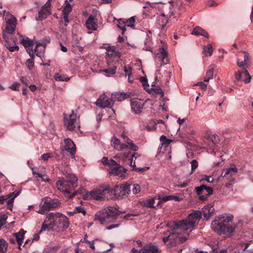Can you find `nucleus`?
I'll return each instance as SVG.
<instances>
[{"label": "nucleus", "mask_w": 253, "mask_h": 253, "mask_svg": "<svg viewBox=\"0 0 253 253\" xmlns=\"http://www.w3.org/2000/svg\"><path fill=\"white\" fill-rule=\"evenodd\" d=\"M201 216V211H197L190 214L183 220L168 222L167 226L169 228L168 231L172 233L167 237L163 238V242L166 243L169 241L170 243L172 244L185 241L189 233L199 222Z\"/></svg>", "instance_id": "nucleus-1"}, {"label": "nucleus", "mask_w": 253, "mask_h": 253, "mask_svg": "<svg viewBox=\"0 0 253 253\" xmlns=\"http://www.w3.org/2000/svg\"><path fill=\"white\" fill-rule=\"evenodd\" d=\"M122 213L114 207H108L97 211L94 215V220L98 221L100 224L114 222Z\"/></svg>", "instance_id": "nucleus-2"}, {"label": "nucleus", "mask_w": 253, "mask_h": 253, "mask_svg": "<svg viewBox=\"0 0 253 253\" xmlns=\"http://www.w3.org/2000/svg\"><path fill=\"white\" fill-rule=\"evenodd\" d=\"M233 218V215L231 214L220 215L212 221L211 228L218 234H222L225 226L232 222Z\"/></svg>", "instance_id": "nucleus-3"}, {"label": "nucleus", "mask_w": 253, "mask_h": 253, "mask_svg": "<svg viewBox=\"0 0 253 253\" xmlns=\"http://www.w3.org/2000/svg\"><path fill=\"white\" fill-rule=\"evenodd\" d=\"M58 217L56 213L50 212L48 214L44 220L41 229L39 233H41L43 231L52 230L54 227L57 224Z\"/></svg>", "instance_id": "nucleus-4"}, {"label": "nucleus", "mask_w": 253, "mask_h": 253, "mask_svg": "<svg viewBox=\"0 0 253 253\" xmlns=\"http://www.w3.org/2000/svg\"><path fill=\"white\" fill-rule=\"evenodd\" d=\"M112 190H110L107 186H101L91 191L89 194L92 199L95 200H103L106 198V194L112 193Z\"/></svg>", "instance_id": "nucleus-5"}, {"label": "nucleus", "mask_w": 253, "mask_h": 253, "mask_svg": "<svg viewBox=\"0 0 253 253\" xmlns=\"http://www.w3.org/2000/svg\"><path fill=\"white\" fill-rule=\"evenodd\" d=\"M5 32L9 34L14 33L17 24V19L14 16L9 12L5 15Z\"/></svg>", "instance_id": "nucleus-6"}, {"label": "nucleus", "mask_w": 253, "mask_h": 253, "mask_svg": "<svg viewBox=\"0 0 253 253\" xmlns=\"http://www.w3.org/2000/svg\"><path fill=\"white\" fill-rule=\"evenodd\" d=\"M130 186L128 184L116 186L113 190L115 196L117 198L126 197L130 192Z\"/></svg>", "instance_id": "nucleus-7"}, {"label": "nucleus", "mask_w": 253, "mask_h": 253, "mask_svg": "<svg viewBox=\"0 0 253 253\" xmlns=\"http://www.w3.org/2000/svg\"><path fill=\"white\" fill-rule=\"evenodd\" d=\"M160 252L161 250L158 246L152 244H146L139 250L132 248L130 251L131 253H160Z\"/></svg>", "instance_id": "nucleus-8"}, {"label": "nucleus", "mask_w": 253, "mask_h": 253, "mask_svg": "<svg viewBox=\"0 0 253 253\" xmlns=\"http://www.w3.org/2000/svg\"><path fill=\"white\" fill-rule=\"evenodd\" d=\"M41 202L47 211L57 208L60 205V202L57 199H51L48 197L42 198Z\"/></svg>", "instance_id": "nucleus-9"}, {"label": "nucleus", "mask_w": 253, "mask_h": 253, "mask_svg": "<svg viewBox=\"0 0 253 253\" xmlns=\"http://www.w3.org/2000/svg\"><path fill=\"white\" fill-rule=\"evenodd\" d=\"M64 125L67 129L69 130H73L76 127L77 124V116L75 114L73 111L68 117H66L64 114Z\"/></svg>", "instance_id": "nucleus-10"}, {"label": "nucleus", "mask_w": 253, "mask_h": 253, "mask_svg": "<svg viewBox=\"0 0 253 253\" xmlns=\"http://www.w3.org/2000/svg\"><path fill=\"white\" fill-rule=\"evenodd\" d=\"M19 194V192L16 193L12 192L5 196H0V204H3L4 203H6L8 209L11 210L13 206V201Z\"/></svg>", "instance_id": "nucleus-11"}, {"label": "nucleus", "mask_w": 253, "mask_h": 253, "mask_svg": "<svg viewBox=\"0 0 253 253\" xmlns=\"http://www.w3.org/2000/svg\"><path fill=\"white\" fill-rule=\"evenodd\" d=\"M95 104L97 106L103 108H112L113 106V101L112 99L109 98L105 94H102L97 100Z\"/></svg>", "instance_id": "nucleus-12"}, {"label": "nucleus", "mask_w": 253, "mask_h": 253, "mask_svg": "<svg viewBox=\"0 0 253 253\" xmlns=\"http://www.w3.org/2000/svg\"><path fill=\"white\" fill-rule=\"evenodd\" d=\"M238 172V169L235 166L224 169L221 173V176L226 178L230 182H233L235 176Z\"/></svg>", "instance_id": "nucleus-13"}, {"label": "nucleus", "mask_w": 253, "mask_h": 253, "mask_svg": "<svg viewBox=\"0 0 253 253\" xmlns=\"http://www.w3.org/2000/svg\"><path fill=\"white\" fill-rule=\"evenodd\" d=\"M69 181H66L64 179H60L56 182V187L60 191L64 193H70L73 189L69 184Z\"/></svg>", "instance_id": "nucleus-14"}, {"label": "nucleus", "mask_w": 253, "mask_h": 253, "mask_svg": "<svg viewBox=\"0 0 253 253\" xmlns=\"http://www.w3.org/2000/svg\"><path fill=\"white\" fill-rule=\"evenodd\" d=\"M57 215L58 217L57 227L61 228L62 231L65 230L69 226L68 218L65 215L59 212H57Z\"/></svg>", "instance_id": "nucleus-15"}, {"label": "nucleus", "mask_w": 253, "mask_h": 253, "mask_svg": "<svg viewBox=\"0 0 253 253\" xmlns=\"http://www.w3.org/2000/svg\"><path fill=\"white\" fill-rule=\"evenodd\" d=\"M111 145L114 149L119 151H121L127 148L129 149V147L126 143H122L120 140L115 136L112 138Z\"/></svg>", "instance_id": "nucleus-16"}, {"label": "nucleus", "mask_w": 253, "mask_h": 253, "mask_svg": "<svg viewBox=\"0 0 253 253\" xmlns=\"http://www.w3.org/2000/svg\"><path fill=\"white\" fill-rule=\"evenodd\" d=\"M171 74L169 72L167 71L166 70L160 69L157 71L155 73L156 80H163L168 82L170 78Z\"/></svg>", "instance_id": "nucleus-17"}, {"label": "nucleus", "mask_w": 253, "mask_h": 253, "mask_svg": "<svg viewBox=\"0 0 253 253\" xmlns=\"http://www.w3.org/2000/svg\"><path fill=\"white\" fill-rule=\"evenodd\" d=\"M65 150L69 152L73 157H75V153L76 152V146L73 141L70 138H67L64 140Z\"/></svg>", "instance_id": "nucleus-18"}, {"label": "nucleus", "mask_w": 253, "mask_h": 253, "mask_svg": "<svg viewBox=\"0 0 253 253\" xmlns=\"http://www.w3.org/2000/svg\"><path fill=\"white\" fill-rule=\"evenodd\" d=\"M144 102L140 100H131V109L135 114H139L142 112Z\"/></svg>", "instance_id": "nucleus-19"}, {"label": "nucleus", "mask_w": 253, "mask_h": 253, "mask_svg": "<svg viewBox=\"0 0 253 253\" xmlns=\"http://www.w3.org/2000/svg\"><path fill=\"white\" fill-rule=\"evenodd\" d=\"M86 28L88 30L95 31L97 29V20L94 16L90 15L85 22Z\"/></svg>", "instance_id": "nucleus-20"}, {"label": "nucleus", "mask_w": 253, "mask_h": 253, "mask_svg": "<svg viewBox=\"0 0 253 253\" xmlns=\"http://www.w3.org/2000/svg\"><path fill=\"white\" fill-rule=\"evenodd\" d=\"M168 56V52L164 48H160L156 55V57L161 60L162 64H166L168 63L169 59Z\"/></svg>", "instance_id": "nucleus-21"}, {"label": "nucleus", "mask_w": 253, "mask_h": 253, "mask_svg": "<svg viewBox=\"0 0 253 253\" xmlns=\"http://www.w3.org/2000/svg\"><path fill=\"white\" fill-rule=\"evenodd\" d=\"M50 14V7H45V5H44L39 12L38 16L36 18L37 20L44 19Z\"/></svg>", "instance_id": "nucleus-22"}, {"label": "nucleus", "mask_w": 253, "mask_h": 253, "mask_svg": "<svg viewBox=\"0 0 253 253\" xmlns=\"http://www.w3.org/2000/svg\"><path fill=\"white\" fill-rule=\"evenodd\" d=\"M237 224L228 223L225 226L224 231L222 234L226 235L227 236H231L232 234L235 232L237 227Z\"/></svg>", "instance_id": "nucleus-23"}, {"label": "nucleus", "mask_w": 253, "mask_h": 253, "mask_svg": "<svg viewBox=\"0 0 253 253\" xmlns=\"http://www.w3.org/2000/svg\"><path fill=\"white\" fill-rule=\"evenodd\" d=\"M242 74H244L246 77V79L244 80L245 84H247L251 82V76L247 69H245L243 72L238 71L235 75V79L237 81H240L242 78Z\"/></svg>", "instance_id": "nucleus-24"}, {"label": "nucleus", "mask_w": 253, "mask_h": 253, "mask_svg": "<svg viewBox=\"0 0 253 253\" xmlns=\"http://www.w3.org/2000/svg\"><path fill=\"white\" fill-rule=\"evenodd\" d=\"M126 169L119 166L117 167L111 169L109 172L111 175L121 177L123 175L124 173L126 172Z\"/></svg>", "instance_id": "nucleus-25"}, {"label": "nucleus", "mask_w": 253, "mask_h": 253, "mask_svg": "<svg viewBox=\"0 0 253 253\" xmlns=\"http://www.w3.org/2000/svg\"><path fill=\"white\" fill-rule=\"evenodd\" d=\"M121 136L122 138H124V143H126V145H128V146L129 147V149L134 151H136L138 150V147L133 143L131 139H130L127 137V136L125 135V134L124 133H122Z\"/></svg>", "instance_id": "nucleus-26"}, {"label": "nucleus", "mask_w": 253, "mask_h": 253, "mask_svg": "<svg viewBox=\"0 0 253 253\" xmlns=\"http://www.w3.org/2000/svg\"><path fill=\"white\" fill-rule=\"evenodd\" d=\"M158 199L162 202H166L168 201L174 200L175 201H179L182 200V198H180L177 195H169L167 196H158Z\"/></svg>", "instance_id": "nucleus-27"}, {"label": "nucleus", "mask_w": 253, "mask_h": 253, "mask_svg": "<svg viewBox=\"0 0 253 253\" xmlns=\"http://www.w3.org/2000/svg\"><path fill=\"white\" fill-rule=\"evenodd\" d=\"M214 208L211 205H208L205 206L203 209V212L204 216L207 219L212 214L214 211Z\"/></svg>", "instance_id": "nucleus-28"}, {"label": "nucleus", "mask_w": 253, "mask_h": 253, "mask_svg": "<svg viewBox=\"0 0 253 253\" xmlns=\"http://www.w3.org/2000/svg\"><path fill=\"white\" fill-rule=\"evenodd\" d=\"M66 181H69V184L72 187V188L74 189L78 186V179L77 177L73 174H68L66 176Z\"/></svg>", "instance_id": "nucleus-29"}, {"label": "nucleus", "mask_w": 253, "mask_h": 253, "mask_svg": "<svg viewBox=\"0 0 253 253\" xmlns=\"http://www.w3.org/2000/svg\"><path fill=\"white\" fill-rule=\"evenodd\" d=\"M147 91L155 97H157L159 95L161 97H163L164 95V92L162 88L159 86L152 87L151 88H149Z\"/></svg>", "instance_id": "nucleus-30"}, {"label": "nucleus", "mask_w": 253, "mask_h": 253, "mask_svg": "<svg viewBox=\"0 0 253 253\" xmlns=\"http://www.w3.org/2000/svg\"><path fill=\"white\" fill-rule=\"evenodd\" d=\"M192 34L196 36H203L206 38H209L208 33L201 27L197 26L194 28L192 32Z\"/></svg>", "instance_id": "nucleus-31"}, {"label": "nucleus", "mask_w": 253, "mask_h": 253, "mask_svg": "<svg viewBox=\"0 0 253 253\" xmlns=\"http://www.w3.org/2000/svg\"><path fill=\"white\" fill-rule=\"evenodd\" d=\"M113 103L115 101H122L126 98V94L124 92H117L112 94Z\"/></svg>", "instance_id": "nucleus-32"}, {"label": "nucleus", "mask_w": 253, "mask_h": 253, "mask_svg": "<svg viewBox=\"0 0 253 253\" xmlns=\"http://www.w3.org/2000/svg\"><path fill=\"white\" fill-rule=\"evenodd\" d=\"M25 234V231L23 229H21L20 231L15 234V236L16 237L17 242L19 245V249L21 250V245L22 242V241L24 239V235Z\"/></svg>", "instance_id": "nucleus-33"}, {"label": "nucleus", "mask_w": 253, "mask_h": 253, "mask_svg": "<svg viewBox=\"0 0 253 253\" xmlns=\"http://www.w3.org/2000/svg\"><path fill=\"white\" fill-rule=\"evenodd\" d=\"M50 38L49 37H46L42 40L41 42H37L36 46L34 49V51H37V49L40 46L46 47V45L50 42Z\"/></svg>", "instance_id": "nucleus-34"}, {"label": "nucleus", "mask_w": 253, "mask_h": 253, "mask_svg": "<svg viewBox=\"0 0 253 253\" xmlns=\"http://www.w3.org/2000/svg\"><path fill=\"white\" fill-rule=\"evenodd\" d=\"M8 243L2 239H0V253H6Z\"/></svg>", "instance_id": "nucleus-35"}, {"label": "nucleus", "mask_w": 253, "mask_h": 253, "mask_svg": "<svg viewBox=\"0 0 253 253\" xmlns=\"http://www.w3.org/2000/svg\"><path fill=\"white\" fill-rule=\"evenodd\" d=\"M160 141L162 146H164L165 149L169 147V144L172 141L171 139H167L165 135H163L160 137Z\"/></svg>", "instance_id": "nucleus-36"}, {"label": "nucleus", "mask_w": 253, "mask_h": 253, "mask_svg": "<svg viewBox=\"0 0 253 253\" xmlns=\"http://www.w3.org/2000/svg\"><path fill=\"white\" fill-rule=\"evenodd\" d=\"M213 52V48L211 44L205 46L203 48V53L205 56H211Z\"/></svg>", "instance_id": "nucleus-37"}, {"label": "nucleus", "mask_w": 253, "mask_h": 253, "mask_svg": "<svg viewBox=\"0 0 253 253\" xmlns=\"http://www.w3.org/2000/svg\"><path fill=\"white\" fill-rule=\"evenodd\" d=\"M214 72V69L212 67H210L206 73V76L204 79V81L208 82L211 79H212Z\"/></svg>", "instance_id": "nucleus-38"}, {"label": "nucleus", "mask_w": 253, "mask_h": 253, "mask_svg": "<svg viewBox=\"0 0 253 253\" xmlns=\"http://www.w3.org/2000/svg\"><path fill=\"white\" fill-rule=\"evenodd\" d=\"M54 78L56 81L59 82H67L70 80V78L65 77V76L60 75L59 73H55Z\"/></svg>", "instance_id": "nucleus-39"}, {"label": "nucleus", "mask_w": 253, "mask_h": 253, "mask_svg": "<svg viewBox=\"0 0 253 253\" xmlns=\"http://www.w3.org/2000/svg\"><path fill=\"white\" fill-rule=\"evenodd\" d=\"M209 141L212 142V145L210 146L211 149H213V145H215L219 142V139L218 136L216 134H213L209 138Z\"/></svg>", "instance_id": "nucleus-40"}, {"label": "nucleus", "mask_w": 253, "mask_h": 253, "mask_svg": "<svg viewBox=\"0 0 253 253\" xmlns=\"http://www.w3.org/2000/svg\"><path fill=\"white\" fill-rule=\"evenodd\" d=\"M65 6L64 8L63 13L65 14H69L72 9V5L69 3L67 0H65Z\"/></svg>", "instance_id": "nucleus-41"}, {"label": "nucleus", "mask_w": 253, "mask_h": 253, "mask_svg": "<svg viewBox=\"0 0 253 253\" xmlns=\"http://www.w3.org/2000/svg\"><path fill=\"white\" fill-rule=\"evenodd\" d=\"M135 17H131L127 20L125 21L126 26L130 27L131 28L134 27Z\"/></svg>", "instance_id": "nucleus-42"}, {"label": "nucleus", "mask_w": 253, "mask_h": 253, "mask_svg": "<svg viewBox=\"0 0 253 253\" xmlns=\"http://www.w3.org/2000/svg\"><path fill=\"white\" fill-rule=\"evenodd\" d=\"M21 42L26 48L30 47L33 45V41L28 38L22 39Z\"/></svg>", "instance_id": "nucleus-43"}, {"label": "nucleus", "mask_w": 253, "mask_h": 253, "mask_svg": "<svg viewBox=\"0 0 253 253\" xmlns=\"http://www.w3.org/2000/svg\"><path fill=\"white\" fill-rule=\"evenodd\" d=\"M156 200H159L158 199L155 198L151 199H149L146 201L145 203V206L147 207L154 208Z\"/></svg>", "instance_id": "nucleus-44"}, {"label": "nucleus", "mask_w": 253, "mask_h": 253, "mask_svg": "<svg viewBox=\"0 0 253 253\" xmlns=\"http://www.w3.org/2000/svg\"><path fill=\"white\" fill-rule=\"evenodd\" d=\"M117 26L122 30V34L124 35L125 34V32L126 30L125 21L122 20L121 19H120L118 21Z\"/></svg>", "instance_id": "nucleus-45"}, {"label": "nucleus", "mask_w": 253, "mask_h": 253, "mask_svg": "<svg viewBox=\"0 0 253 253\" xmlns=\"http://www.w3.org/2000/svg\"><path fill=\"white\" fill-rule=\"evenodd\" d=\"M116 49L114 46H108L106 47V53L108 57H112L113 56V53L115 52Z\"/></svg>", "instance_id": "nucleus-46"}, {"label": "nucleus", "mask_w": 253, "mask_h": 253, "mask_svg": "<svg viewBox=\"0 0 253 253\" xmlns=\"http://www.w3.org/2000/svg\"><path fill=\"white\" fill-rule=\"evenodd\" d=\"M249 245H250L249 243H243L240 244V246H241V248H242L243 251H246L245 253H253V249L246 251L247 249L249 247Z\"/></svg>", "instance_id": "nucleus-47"}, {"label": "nucleus", "mask_w": 253, "mask_h": 253, "mask_svg": "<svg viewBox=\"0 0 253 253\" xmlns=\"http://www.w3.org/2000/svg\"><path fill=\"white\" fill-rule=\"evenodd\" d=\"M116 68H109L107 69H104L102 70H100V72H105L108 74V76H110L111 75H114L116 73Z\"/></svg>", "instance_id": "nucleus-48"}, {"label": "nucleus", "mask_w": 253, "mask_h": 253, "mask_svg": "<svg viewBox=\"0 0 253 253\" xmlns=\"http://www.w3.org/2000/svg\"><path fill=\"white\" fill-rule=\"evenodd\" d=\"M26 66L29 70H31L34 66V58L31 57L30 59H28L26 62Z\"/></svg>", "instance_id": "nucleus-49"}, {"label": "nucleus", "mask_w": 253, "mask_h": 253, "mask_svg": "<svg viewBox=\"0 0 253 253\" xmlns=\"http://www.w3.org/2000/svg\"><path fill=\"white\" fill-rule=\"evenodd\" d=\"M75 213H82L84 215H85L86 214V211L84 208L82 206H77L75 208V209L74 210Z\"/></svg>", "instance_id": "nucleus-50"}, {"label": "nucleus", "mask_w": 253, "mask_h": 253, "mask_svg": "<svg viewBox=\"0 0 253 253\" xmlns=\"http://www.w3.org/2000/svg\"><path fill=\"white\" fill-rule=\"evenodd\" d=\"M136 154V153L133 154L131 156L132 158H129L128 160L129 164H130V166L132 168V169L133 170H134L136 169V167L135 166V162H133L132 158L135 157L136 158V157H135V155Z\"/></svg>", "instance_id": "nucleus-51"}, {"label": "nucleus", "mask_w": 253, "mask_h": 253, "mask_svg": "<svg viewBox=\"0 0 253 253\" xmlns=\"http://www.w3.org/2000/svg\"><path fill=\"white\" fill-rule=\"evenodd\" d=\"M140 81H141V82L142 84V85H143V86L144 87V88L145 90H146L147 91H148L149 85H148V84L147 83V79L146 78H144V77H141Z\"/></svg>", "instance_id": "nucleus-52"}, {"label": "nucleus", "mask_w": 253, "mask_h": 253, "mask_svg": "<svg viewBox=\"0 0 253 253\" xmlns=\"http://www.w3.org/2000/svg\"><path fill=\"white\" fill-rule=\"evenodd\" d=\"M191 174H192L195 170V169L198 168V163L196 160H194L191 162Z\"/></svg>", "instance_id": "nucleus-53"}, {"label": "nucleus", "mask_w": 253, "mask_h": 253, "mask_svg": "<svg viewBox=\"0 0 253 253\" xmlns=\"http://www.w3.org/2000/svg\"><path fill=\"white\" fill-rule=\"evenodd\" d=\"M132 68L130 66H125L124 71L125 73L126 76H131L132 75Z\"/></svg>", "instance_id": "nucleus-54"}, {"label": "nucleus", "mask_w": 253, "mask_h": 253, "mask_svg": "<svg viewBox=\"0 0 253 253\" xmlns=\"http://www.w3.org/2000/svg\"><path fill=\"white\" fill-rule=\"evenodd\" d=\"M45 47L43 46H40L37 49V51H35L37 52V56L41 57L44 52Z\"/></svg>", "instance_id": "nucleus-55"}, {"label": "nucleus", "mask_w": 253, "mask_h": 253, "mask_svg": "<svg viewBox=\"0 0 253 253\" xmlns=\"http://www.w3.org/2000/svg\"><path fill=\"white\" fill-rule=\"evenodd\" d=\"M132 186V191L133 194H137L140 192L141 188L138 184H133Z\"/></svg>", "instance_id": "nucleus-56"}, {"label": "nucleus", "mask_w": 253, "mask_h": 253, "mask_svg": "<svg viewBox=\"0 0 253 253\" xmlns=\"http://www.w3.org/2000/svg\"><path fill=\"white\" fill-rule=\"evenodd\" d=\"M42 205H43L42 204L41 202H40V205H39V207H40V209H39V210L36 211V212L42 214H44L45 213L46 211H47L46 210L45 208L43 206L42 207Z\"/></svg>", "instance_id": "nucleus-57"}, {"label": "nucleus", "mask_w": 253, "mask_h": 253, "mask_svg": "<svg viewBox=\"0 0 253 253\" xmlns=\"http://www.w3.org/2000/svg\"><path fill=\"white\" fill-rule=\"evenodd\" d=\"M205 187V185H202L200 186L197 187L196 188V191L197 195H200L204 193V188Z\"/></svg>", "instance_id": "nucleus-58"}, {"label": "nucleus", "mask_w": 253, "mask_h": 253, "mask_svg": "<svg viewBox=\"0 0 253 253\" xmlns=\"http://www.w3.org/2000/svg\"><path fill=\"white\" fill-rule=\"evenodd\" d=\"M86 193V191L84 189H83V188L80 189L79 190L77 191L76 192H75L72 195H70L69 198L70 199H71L72 198H73L75 196L78 195V194H82L83 195H84V193Z\"/></svg>", "instance_id": "nucleus-59"}, {"label": "nucleus", "mask_w": 253, "mask_h": 253, "mask_svg": "<svg viewBox=\"0 0 253 253\" xmlns=\"http://www.w3.org/2000/svg\"><path fill=\"white\" fill-rule=\"evenodd\" d=\"M201 180H206L209 183H212L213 182L214 179L211 176L204 175V177L201 179Z\"/></svg>", "instance_id": "nucleus-60"}, {"label": "nucleus", "mask_w": 253, "mask_h": 253, "mask_svg": "<svg viewBox=\"0 0 253 253\" xmlns=\"http://www.w3.org/2000/svg\"><path fill=\"white\" fill-rule=\"evenodd\" d=\"M108 165L111 167V169L117 167L119 166V165L114 160L112 159L109 160Z\"/></svg>", "instance_id": "nucleus-61"}, {"label": "nucleus", "mask_w": 253, "mask_h": 253, "mask_svg": "<svg viewBox=\"0 0 253 253\" xmlns=\"http://www.w3.org/2000/svg\"><path fill=\"white\" fill-rule=\"evenodd\" d=\"M20 81L26 87L28 86L29 82L27 77H21L20 78Z\"/></svg>", "instance_id": "nucleus-62"}, {"label": "nucleus", "mask_w": 253, "mask_h": 253, "mask_svg": "<svg viewBox=\"0 0 253 253\" xmlns=\"http://www.w3.org/2000/svg\"><path fill=\"white\" fill-rule=\"evenodd\" d=\"M130 155V152L128 153H123L122 154H120V158L122 159L123 161H126V159L128 158Z\"/></svg>", "instance_id": "nucleus-63"}, {"label": "nucleus", "mask_w": 253, "mask_h": 253, "mask_svg": "<svg viewBox=\"0 0 253 253\" xmlns=\"http://www.w3.org/2000/svg\"><path fill=\"white\" fill-rule=\"evenodd\" d=\"M133 245L134 246V248L136 249V248L140 247L142 249L144 246L142 245V243L140 240H137L135 242H134L133 243Z\"/></svg>", "instance_id": "nucleus-64"}]
</instances>
